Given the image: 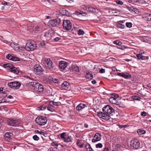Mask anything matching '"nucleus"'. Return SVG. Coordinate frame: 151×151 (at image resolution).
Instances as JSON below:
<instances>
[{
    "mask_svg": "<svg viewBox=\"0 0 151 151\" xmlns=\"http://www.w3.org/2000/svg\"><path fill=\"white\" fill-rule=\"evenodd\" d=\"M34 71L37 75H41L44 72V69L40 65H35L34 66Z\"/></svg>",
    "mask_w": 151,
    "mask_h": 151,
    "instance_id": "obj_8",
    "label": "nucleus"
},
{
    "mask_svg": "<svg viewBox=\"0 0 151 151\" xmlns=\"http://www.w3.org/2000/svg\"><path fill=\"white\" fill-rule=\"evenodd\" d=\"M81 15L83 16H85L86 15V14L84 12H83L82 11H81Z\"/></svg>",
    "mask_w": 151,
    "mask_h": 151,
    "instance_id": "obj_54",
    "label": "nucleus"
},
{
    "mask_svg": "<svg viewBox=\"0 0 151 151\" xmlns=\"http://www.w3.org/2000/svg\"><path fill=\"white\" fill-rule=\"evenodd\" d=\"M33 29H35L36 31H40L41 28L40 26H35V27H34Z\"/></svg>",
    "mask_w": 151,
    "mask_h": 151,
    "instance_id": "obj_33",
    "label": "nucleus"
},
{
    "mask_svg": "<svg viewBox=\"0 0 151 151\" xmlns=\"http://www.w3.org/2000/svg\"><path fill=\"white\" fill-rule=\"evenodd\" d=\"M60 38L59 37H56L55 38V40L56 41H58L60 40Z\"/></svg>",
    "mask_w": 151,
    "mask_h": 151,
    "instance_id": "obj_61",
    "label": "nucleus"
},
{
    "mask_svg": "<svg viewBox=\"0 0 151 151\" xmlns=\"http://www.w3.org/2000/svg\"><path fill=\"white\" fill-rule=\"evenodd\" d=\"M59 148V147H56L52 148V149H53V150L55 151H58L59 150L58 149Z\"/></svg>",
    "mask_w": 151,
    "mask_h": 151,
    "instance_id": "obj_57",
    "label": "nucleus"
},
{
    "mask_svg": "<svg viewBox=\"0 0 151 151\" xmlns=\"http://www.w3.org/2000/svg\"><path fill=\"white\" fill-rule=\"evenodd\" d=\"M20 121L17 119H10L7 121V124L11 126H18L20 123Z\"/></svg>",
    "mask_w": 151,
    "mask_h": 151,
    "instance_id": "obj_11",
    "label": "nucleus"
},
{
    "mask_svg": "<svg viewBox=\"0 0 151 151\" xmlns=\"http://www.w3.org/2000/svg\"><path fill=\"white\" fill-rule=\"evenodd\" d=\"M74 70L77 72H79L80 71L79 68L78 66H76L74 67Z\"/></svg>",
    "mask_w": 151,
    "mask_h": 151,
    "instance_id": "obj_40",
    "label": "nucleus"
},
{
    "mask_svg": "<svg viewBox=\"0 0 151 151\" xmlns=\"http://www.w3.org/2000/svg\"><path fill=\"white\" fill-rule=\"evenodd\" d=\"M137 57L139 59L144 60L145 59H148V57H145L143 55H141L140 54H137L136 55Z\"/></svg>",
    "mask_w": 151,
    "mask_h": 151,
    "instance_id": "obj_25",
    "label": "nucleus"
},
{
    "mask_svg": "<svg viewBox=\"0 0 151 151\" xmlns=\"http://www.w3.org/2000/svg\"><path fill=\"white\" fill-rule=\"evenodd\" d=\"M15 45L16 46H17V44L16 43H15V42L11 43L10 44L11 46L12 47H14V46Z\"/></svg>",
    "mask_w": 151,
    "mask_h": 151,
    "instance_id": "obj_52",
    "label": "nucleus"
},
{
    "mask_svg": "<svg viewBox=\"0 0 151 151\" xmlns=\"http://www.w3.org/2000/svg\"><path fill=\"white\" fill-rule=\"evenodd\" d=\"M86 77L87 79H92L93 78V75L92 74L87 75L86 76Z\"/></svg>",
    "mask_w": 151,
    "mask_h": 151,
    "instance_id": "obj_34",
    "label": "nucleus"
},
{
    "mask_svg": "<svg viewBox=\"0 0 151 151\" xmlns=\"http://www.w3.org/2000/svg\"><path fill=\"white\" fill-rule=\"evenodd\" d=\"M63 141L65 142L68 143L72 142V138L70 136H67L64 139H63Z\"/></svg>",
    "mask_w": 151,
    "mask_h": 151,
    "instance_id": "obj_24",
    "label": "nucleus"
},
{
    "mask_svg": "<svg viewBox=\"0 0 151 151\" xmlns=\"http://www.w3.org/2000/svg\"><path fill=\"white\" fill-rule=\"evenodd\" d=\"M118 27L120 28L123 29L125 27L124 25L120 23H118L117 24Z\"/></svg>",
    "mask_w": 151,
    "mask_h": 151,
    "instance_id": "obj_38",
    "label": "nucleus"
},
{
    "mask_svg": "<svg viewBox=\"0 0 151 151\" xmlns=\"http://www.w3.org/2000/svg\"><path fill=\"white\" fill-rule=\"evenodd\" d=\"M101 134L98 133H96L93 136L92 140L93 142H95L99 141L101 139Z\"/></svg>",
    "mask_w": 151,
    "mask_h": 151,
    "instance_id": "obj_18",
    "label": "nucleus"
},
{
    "mask_svg": "<svg viewBox=\"0 0 151 151\" xmlns=\"http://www.w3.org/2000/svg\"><path fill=\"white\" fill-rule=\"evenodd\" d=\"M3 65L4 68H6L8 70H9L11 72L16 74H17L19 73V71L18 69L16 67H14L11 64H5Z\"/></svg>",
    "mask_w": 151,
    "mask_h": 151,
    "instance_id": "obj_2",
    "label": "nucleus"
},
{
    "mask_svg": "<svg viewBox=\"0 0 151 151\" xmlns=\"http://www.w3.org/2000/svg\"><path fill=\"white\" fill-rule=\"evenodd\" d=\"M37 82L36 83L35 81H30L29 83V85L33 86V87H36V85L37 84Z\"/></svg>",
    "mask_w": 151,
    "mask_h": 151,
    "instance_id": "obj_27",
    "label": "nucleus"
},
{
    "mask_svg": "<svg viewBox=\"0 0 151 151\" xmlns=\"http://www.w3.org/2000/svg\"><path fill=\"white\" fill-rule=\"evenodd\" d=\"M77 142H76V144L78 146V144H79V143H80V140L79 139H77Z\"/></svg>",
    "mask_w": 151,
    "mask_h": 151,
    "instance_id": "obj_60",
    "label": "nucleus"
},
{
    "mask_svg": "<svg viewBox=\"0 0 151 151\" xmlns=\"http://www.w3.org/2000/svg\"><path fill=\"white\" fill-rule=\"evenodd\" d=\"M116 3L118 4L122 5L123 4V2L122 1L119 0H116Z\"/></svg>",
    "mask_w": 151,
    "mask_h": 151,
    "instance_id": "obj_42",
    "label": "nucleus"
},
{
    "mask_svg": "<svg viewBox=\"0 0 151 151\" xmlns=\"http://www.w3.org/2000/svg\"><path fill=\"white\" fill-rule=\"evenodd\" d=\"M84 34V32L82 30L80 29H79V30L78 31V35H83Z\"/></svg>",
    "mask_w": 151,
    "mask_h": 151,
    "instance_id": "obj_39",
    "label": "nucleus"
},
{
    "mask_svg": "<svg viewBox=\"0 0 151 151\" xmlns=\"http://www.w3.org/2000/svg\"><path fill=\"white\" fill-rule=\"evenodd\" d=\"M7 4V2H6L5 1H4L2 2V4H3V5H6Z\"/></svg>",
    "mask_w": 151,
    "mask_h": 151,
    "instance_id": "obj_63",
    "label": "nucleus"
},
{
    "mask_svg": "<svg viewBox=\"0 0 151 151\" xmlns=\"http://www.w3.org/2000/svg\"><path fill=\"white\" fill-rule=\"evenodd\" d=\"M111 97L115 98V99L116 100L117 98H119V96L115 93H112V96Z\"/></svg>",
    "mask_w": 151,
    "mask_h": 151,
    "instance_id": "obj_36",
    "label": "nucleus"
},
{
    "mask_svg": "<svg viewBox=\"0 0 151 151\" xmlns=\"http://www.w3.org/2000/svg\"><path fill=\"white\" fill-rule=\"evenodd\" d=\"M53 104L54 103V102L53 101H50V106H53Z\"/></svg>",
    "mask_w": 151,
    "mask_h": 151,
    "instance_id": "obj_62",
    "label": "nucleus"
},
{
    "mask_svg": "<svg viewBox=\"0 0 151 151\" xmlns=\"http://www.w3.org/2000/svg\"><path fill=\"white\" fill-rule=\"evenodd\" d=\"M130 145L131 148L134 150L137 149L140 146V143L139 140L135 138L130 141Z\"/></svg>",
    "mask_w": 151,
    "mask_h": 151,
    "instance_id": "obj_3",
    "label": "nucleus"
},
{
    "mask_svg": "<svg viewBox=\"0 0 151 151\" xmlns=\"http://www.w3.org/2000/svg\"><path fill=\"white\" fill-rule=\"evenodd\" d=\"M40 44L41 45H42V46H44L45 45V41H43L42 42H41L40 43Z\"/></svg>",
    "mask_w": 151,
    "mask_h": 151,
    "instance_id": "obj_55",
    "label": "nucleus"
},
{
    "mask_svg": "<svg viewBox=\"0 0 151 151\" xmlns=\"http://www.w3.org/2000/svg\"><path fill=\"white\" fill-rule=\"evenodd\" d=\"M146 113L145 111H143L141 113V115L142 116H146Z\"/></svg>",
    "mask_w": 151,
    "mask_h": 151,
    "instance_id": "obj_51",
    "label": "nucleus"
},
{
    "mask_svg": "<svg viewBox=\"0 0 151 151\" xmlns=\"http://www.w3.org/2000/svg\"><path fill=\"white\" fill-rule=\"evenodd\" d=\"M47 109L48 110L50 111H53L54 110V109L53 108H51L50 106H47Z\"/></svg>",
    "mask_w": 151,
    "mask_h": 151,
    "instance_id": "obj_50",
    "label": "nucleus"
},
{
    "mask_svg": "<svg viewBox=\"0 0 151 151\" xmlns=\"http://www.w3.org/2000/svg\"><path fill=\"white\" fill-rule=\"evenodd\" d=\"M34 90L39 92H41L44 90V87L43 86L40 84L37 83L36 85V87L34 88Z\"/></svg>",
    "mask_w": 151,
    "mask_h": 151,
    "instance_id": "obj_16",
    "label": "nucleus"
},
{
    "mask_svg": "<svg viewBox=\"0 0 151 151\" xmlns=\"http://www.w3.org/2000/svg\"><path fill=\"white\" fill-rule=\"evenodd\" d=\"M137 132L138 134L141 135L145 133L146 131L144 129H139L137 130Z\"/></svg>",
    "mask_w": 151,
    "mask_h": 151,
    "instance_id": "obj_26",
    "label": "nucleus"
},
{
    "mask_svg": "<svg viewBox=\"0 0 151 151\" xmlns=\"http://www.w3.org/2000/svg\"><path fill=\"white\" fill-rule=\"evenodd\" d=\"M68 63L64 61H61L60 62L59 66L62 70H64L67 67Z\"/></svg>",
    "mask_w": 151,
    "mask_h": 151,
    "instance_id": "obj_20",
    "label": "nucleus"
},
{
    "mask_svg": "<svg viewBox=\"0 0 151 151\" xmlns=\"http://www.w3.org/2000/svg\"><path fill=\"white\" fill-rule=\"evenodd\" d=\"M32 137L33 139L36 141H37L39 139V137L36 135H34Z\"/></svg>",
    "mask_w": 151,
    "mask_h": 151,
    "instance_id": "obj_43",
    "label": "nucleus"
},
{
    "mask_svg": "<svg viewBox=\"0 0 151 151\" xmlns=\"http://www.w3.org/2000/svg\"><path fill=\"white\" fill-rule=\"evenodd\" d=\"M13 134L10 132H6L4 136V138L5 141L9 142L12 139Z\"/></svg>",
    "mask_w": 151,
    "mask_h": 151,
    "instance_id": "obj_15",
    "label": "nucleus"
},
{
    "mask_svg": "<svg viewBox=\"0 0 151 151\" xmlns=\"http://www.w3.org/2000/svg\"><path fill=\"white\" fill-rule=\"evenodd\" d=\"M127 126V125H119V127L120 129H122L123 128H125Z\"/></svg>",
    "mask_w": 151,
    "mask_h": 151,
    "instance_id": "obj_49",
    "label": "nucleus"
},
{
    "mask_svg": "<svg viewBox=\"0 0 151 151\" xmlns=\"http://www.w3.org/2000/svg\"><path fill=\"white\" fill-rule=\"evenodd\" d=\"M54 35V31L52 29H50L46 31L44 35V36L47 40H49L51 39Z\"/></svg>",
    "mask_w": 151,
    "mask_h": 151,
    "instance_id": "obj_12",
    "label": "nucleus"
},
{
    "mask_svg": "<svg viewBox=\"0 0 151 151\" xmlns=\"http://www.w3.org/2000/svg\"><path fill=\"white\" fill-rule=\"evenodd\" d=\"M97 113L98 116L100 118H101L107 120H109L110 118V116L106 115V114H105L104 113V112L103 111V112H99Z\"/></svg>",
    "mask_w": 151,
    "mask_h": 151,
    "instance_id": "obj_14",
    "label": "nucleus"
},
{
    "mask_svg": "<svg viewBox=\"0 0 151 151\" xmlns=\"http://www.w3.org/2000/svg\"><path fill=\"white\" fill-rule=\"evenodd\" d=\"M151 39H148V38L146 39L147 40V43H149L151 44Z\"/></svg>",
    "mask_w": 151,
    "mask_h": 151,
    "instance_id": "obj_59",
    "label": "nucleus"
},
{
    "mask_svg": "<svg viewBox=\"0 0 151 151\" xmlns=\"http://www.w3.org/2000/svg\"><path fill=\"white\" fill-rule=\"evenodd\" d=\"M84 6L85 7V9L87 10L88 11H89L93 13H97L99 14H101V11L99 9L96 8H94L92 6L86 7L85 6Z\"/></svg>",
    "mask_w": 151,
    "mask_h": 151,
    "instance_id": "obj_13",
    "label": "nucleus"
},
{
    "mask_svg": "<svg viewBox=\"0 0 151 151\" xmlns=\"http://www.w3.org/2000/svg\"><path fill=\"white\" fill-rule=\"evenodd\" d=\"M6 58L7 59L14 61H19L20 59L17 57H16L15 56H13L12 54H9L6 56Z\"/></svg>",
    "mask_w": 151,
    "mask_h": 151,
    "instance_id": "obj_19",
    "label": "nucleus"
},
{
    "mask_svg": "<svg viewBox=\"0 0 151 151\" xmlns=\"http://www.w3.org/2000/svg\"><path fill=\"white\" fill-rule=\"evenodd\" d=\"M47 119L45 116H38L35 119L37 123L40 125H43L46 124L47 122Z\"/></svg>",
    "mask_w": 151,
    "mask_h": 151,
    "instance_id": "obj_6",
    "label": "nucleus"
},
{
    "mask_svg": "<svg viewBox=\"0 0 151 151\" xmlns=\"http://www.w3.org/2000/svg\"><path fill=\"white\" fill-rule=\"evenodd\" d=\"M69 86V83L67 81L64 82L61 85L62 88L64 89L68 88Z\"/></svg>",
    "mask_w": 151,
    "mask_h": 151,
    "instance_id": "obj_22",
    "label": "nucleus"
},
{
    "mask_svg": "<svg viewBox=\"0 0 151 151\" xmlns=\"http://www.w3.org/2000/svg\"><path fill=\"white\" fill-rule=\"evenodd\" d=\"M61 13L63 15L68 16L69 15V12L65 10H63L62 11Z\"/></svg>",
    "mask_w": 151,
    "mask_h": 151,
    "instance_id": "obj_30",
    "label": "nucleus"
},
{
    "mask_svg": "<svg viewBox=\"0 0 151 151\" xmlns=\"http://www.w3.org/2000/svg\"><path fill=\"white\" fill-rule=\"evenodd\" d=\"M76 137L77 138H82V136H81L79 134H76Z\"/></svg>",
    "mask_w": 151,
    "mask_h": 151,
    "instance_id": "obj_58",
    "label": "nucleus"
},
{
    "mask_svg": "<svg viewBox=\"0 0 151 151\" xmlns=\"http://www.w3.org/2000/svg\"><path fill=\"white\" fill-rule=\"evenodd\" d=\"M147 16L145 17V20L147 21H151V18H150L149 16H148V15H147Z\"/></svg>",
    "mask_w": 151,
    "mask_h": 151,
    "instance_id": "obj_47",
    "label": "nucleus"
},
{
    "mask_svg": "<svg viewBox=\"0 0 151 151\" xmlns=\"http://www.w3.org/2000/svg\"><path fill=\"white\" fill-rule=\"evenodd\" d=\"M128 9L131 12H134L136 13L137 11V9L133 6L128 7Z\"/></svg>",
    "mask_w": 151,
    "mask_h": 151,
    "instance_id": "obj_29",
    "label": "nucleus"
},
{
    "mask_svg": "<svg viewBox=\"0 0 151 151\" xmlns=\"http://www.w3.org/2000/svg\"><path fill=\"white\" fill-rule=\"evenodd\" d=\"M74 14L76 15H81V11L79 12L76 11L74 12Z\"/></svg>",
    "mask_w": 151,
    "mask_h": 151,
    "instance_id": "obj_48",
    "label": "nucleus"
},
{
    "mask_svg": "<svg viewBox=\"0 0 151 151\" xmlns=\"http://www.w3.org/2000/svg\"><path fill=\"white\" fill-rule=\"evenodd\" d=\"M86 106L85 104L81 103L77 106L76 109L77 111H80Z\"/></svg>",
    "mask_w": 151,
    "mask_h": 151,
    "instance_id": "obj_21",
    "label": "nucleus"
},
{
    "mask_svg": "<svg viewBox=\"0 0 151 151\" xmlns=\"http://www.w3.org/2000/svg\"><path fill=\"white\" fill-rule=\"evenodd\" d=\"M63 25L64 29L66 30H69L72 28V24L70 21L67 20H63Z\"/></svg>",
    "mask_w": 151,
    "mask_h": 151,
    "instance_id": "obj_7",
    "label": "nucleus"
},
{
    "mask_svg": "<svg viewBox=\"0 0 151 151\" xmlns=\"http://www.w3.org/2000/svg\"><path fill=\"white\" fill-rule=\"evenodd\" d=\"M55 78L52 76H50L48 78V79L50 81H53V82H54Z\"/></svg>",
    "mask_w": 151,
    "mask_h": 151,
    "instance_id": "obj_37",
    "label": "nucleus"
},
{
    "mask_svg": "<svg viewBox=\"0 0 151 151\" xmlns=\"http://www.w3.org/2000/svg\"><path fill=\"white\" fill-rule=\"evenodd\" d=\"M140 97L137 96H134V97L133 99L136 100H139L140 99Z\"/></svg>",
    "mask_w": 151,
    "mask_h": 151,
    "instance_id": "obj_46",
    "label": "nucleus"
},
{
    "mask_svg": "<svg viewBox=\"0 0 151 151\" xmlns=\"http://www.w3.org/2000/svg\"><path fill=\"white\" fill-rule=\"evenodd\" d=\"M42 63L47 68L52 70L54 68L52 62L50 58H44L42 60Z\"/></svg>",
    "mask_w": 151,
    "mask_h": 151,
    "instance_id": "obj_1",
    "label": "nucleus"
},
{
    "mask_svg": "<svg viewBox=\"0 0 151 151\" xmlns=\"http://www.w3.org/2000/svg\"><path fill=\"white\" fill-rule=\"evenodd\" d=\"M103 146V145L101 143H99L96 144V148H101Z\"/></svg>",
    "mask_w": 151,
    "mask_h": 151,
    "instance_id": "obj_44",
    "label": "nucleus"
},
{
    "mask_svg": "<svg viewBox=\"0 0 151 151\" xmlns=\"http://www.w3.org/2000/svg\"><path fill=\"white\" fill-rule=\"evenodd\" d=\"M61 21L60 19L58 18L56 19L50 20L48 23L49 25L53 27L58 26L61 23Z\"/></svg>",
    "mask_w": 151,
    "mask_h": 151,
    "instance_id": "obj_9",
    "label": "nucleus"
},
{
    "mask_svg": "<svg viewBox=\"0 0 151 151\" xmlns=\"http://www.w3.org/2000/svg\"><path fill=\"white\" fill-rule=\"evenodd\" d=\"M8 86L14 89H17L21 86L20 83L17 81H15L9 83H8Z\"/></svg>",
    "mask_w": 151,
    "mask_h": 151,
    "instance_id": "obj_10",
    "label": "nucleus"
},
{
    "mask_svg": "<svg viewBox=\"0 0 151 151\" xmlns=\"http://www.w3.org/2000/svg\"><path fill=\"white\" fill-rule=\"evenodd\" d=\"M36 47V44L34 41H29L27 42L25 48L28 51H31L34 50Z\"/></svg>",
    "mask_w": 151,
    "mask_h": 151,
    "instance_id": "obj_5",
    "label": "nucleus"
},
{
    "mask_svg": "<svg viewBox=\"0 0 151 151\" xmlns=\"http://www.w3.org/2000/svg\"><path fill=\"white\" fill-rule=\"evenodd\" d=\"M126 25L127 27L131 28L132 26V24L131 22H127Z\"/></svg>",
    "mask_w": 151,
    "mask_h": 151,
    "instance_id": "obj_41",
    "label": "nucleus"
},
{
    "mask_svg": "<svg viewBox=\"0 0 151 151\" xmlns=\"http://www.w3.org/2000/svg\"><path fill=\"white\" fill-rule=\"evenodd\" d=\"M48 151H55L53 150L52 148H50L48 149Z\"/></svg>",
    "mask_w": 151,
    "mask_h": 151,
    "instance_id": "obj_64",
    "label": "nucleus"
},
{
    "mask_svg": "<svg viewBox=\"0 0 151 151\" xmlns=\"http://www.w3.org/2000/svg\"><path fill=\"white\" fill-rule=\"evenodd\" d=\"M47 106L44 105H42L40 109L42 110H44L47 108Z\"/></svg>",
    "mask_w": 151,
    "mask_h": 151,
    "instance_id": "obj_45",
    "label": "nucleus"
},
{
    "mask_svg": "<svg viewBox=\"0 0 151 151\" xmlns=\"http://www.w3.org/2000/svg\"><path fill=\"white\" fill-rule=\"evenodd\" d=\"M113 43L119 45H120L122 44V43L120 41L117 40L114 41Z\"/></svg>",
    "mask_w": 151,
    "mask_h": 151,
    "instance_id": "obj_35",
    "label": "nucleus"
},
{
    "mask_svg": "<svg viewBox=\"0 0 151 151\" xmlns=\"http://www.w3.org/2000/svg\"><path fill=\"white\" fill-rule=\"evenodd\" d=\"M100 72L101 73H104L105 72V69H101L100 70Z\"/></svg>",
    "mask_w": 151,
    "mask_h": 151,
    "instance_id": "obj_56",
    "label": "nucleus"
},
{
    "mask_svg": "<svg viewBox=\"0 0 151 151\" xmlns=\"http://www.w3.org/2000/svg\"><path fill=\"white\" fill-rule=\"evenodd\" d=\"M109 102L112 104H118L119 102L117 101V100L115 99V98L111 97L109 99Z\"/></svg>",
    "mask_w": 151,
    "mask_h": 151,
    "instance_id": "obj_23",
    "label": "nucleus"
},
{
    "mask_svg": "<svg viewBox=\"0 0 151 151\" xmlns=\"http://www.w3.org/2000/svg\"><path fill=\"white\" fill-rule=\"evenodd\" d=\"M52 144L53 146H56L57 147H62V146L61 145L58 143L55 142H53Z\"/></svg>",
    "mask_w": 151,
    "mask_h": 151,
    "instance_id": "obj_31",
    "label": "nucleus"
},
{
    "mask_svg": "<svg viewBox=\"0 0 151 151\" xmlns=\"http://www.w3.org/2000/svg\"><path fill=\"white\" fill-rule=\"evenodd\" d=\"M117 75L119 76H122L125 78H130L132 77L131 75L128 73H118Z\"/></svg>",
    "mask_w": 151,
    "mask_h": 151,
    "instance_id": "obj_17",
    "label": "nucleus"
},
{
    "mask_svg": "<svg viewBox=\"0 0 151 151\" xmlns=\"http://www.w3.org/2000/svg\"><path fill=\"white\" fill-rule=\"evenodd\" d=\"M85 147L87 151H93L92 149L89 144H87Z\"/></svg>",
    "mask_w": 151,
    "mask_h": 151,
    "instance_id": "obj_28",
    "label": "nucleus"
},
{
    "mask_svg": "<svg viewBox=\"0 0 151 151\" xmlns=\"http://www.w3.org/2000/svg\"><path fill=\"white\" fill-rule=\"evenodd\" d=\"M60 81L57 78H55V80L54 82L55 83H59Z\"/></svg>",
    "mask_w": 151,
    "mask_h": 151,
    "instance_id": "obj_53",
    "label": "nucleus"
},
{
    "mask_svg": "<svg viewBox=\"0 0 151 151\" xmlns=\"http://www.w3.org/2000/svg\"><path fill=\"white\" fill-rule=\"evenodd\" d=\"M103 111L106 115L110 116L111 114L113 115L114 112V110L110 106L107 105L104 107L102 109Z\"/></svg>",
    "mask_w": 151,
    "mask_h": 151,
    "instance_id": "obj_4",
    "label": "nucleus"
},
{
    "mask_svg": "<svg viewBox=\"0 0 151 151\" xmlns=\"http://www.w3.org/2000/svg\"><path fill=\"white\" fill-rule=\"evenodd\" d=\"M66 134V133L65 132H63L60 134V137L62 139H64L67 136Z\"/></svg>",
    "mask_w": 151,
    "mask_h": 151,
    "instance_id": "obj_32",
    "label": "nucleus"
}]
</instances>
